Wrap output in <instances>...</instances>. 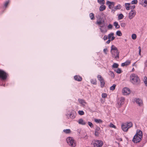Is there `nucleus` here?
<instances>
[{
	"label": "nucleus",
	"instance_id": "f257e3e1",
	"mask_svg": "<svg viewBox=\"0 0 147 147\" xmlns=\"http://www.w3.org/2000/svg\"><path fill=\"white\" fill-rule=\"evenodd\" d=\"M130 81L133 84L138 85L140 82L139 77L136 74H131L130 76Z\"/></svg>",
	"mask_w": 147,
	"mask_h": 147
},
{
	"label": "nucleus",
	"instance_id": "f03ea898",
	"mask_svg": "<svg viewBox=\"0 0 147 147\" xmlns=\"http://www.w3.org/2000/svg\"><path fill=\"white\" fill-rule=\"evenodd\" d=\"M142 131L141 130H138L137 132L134 136L132 139V141L133 142L135 143L140 142L142 140Z\"/></svg>",
	"mask_w": 147,
	"mask_h": 147
},
{
	"label": "nucleus",
	"instance_id": "7ed1b4c3",
	"mask_svg": "<svg viewBox=\"0 0 147 147\" xmlns=\"http://www.w3.org/2000/svg\"><path fill=\"white\" fill-rule=\"evenodd\" d=\"M111 52L113 58L116 59H119V52L118 51L117 48L113 45L111 46Z\"/></svg>",
	"mask_w": 147,
	"mask_h": 147
},
{
	"label": "nucleus",
	"instance_id": "20e7f679",
	"mask_svg": "<svg viewBox=\"0 0 147 147\" xmlns=\"http://www.w3.org/2000/svg\"><path fill=\"white\" fill-rule=\"evenodd\" d=\"M67 143L69 145H70L72 147L75 146V144L74 139L71 137H69L67 139Z\"/></svg>",
	"mask_w": 147,
	"mask_h": 147
},
{
	"label": "nucleus",
	"instance_id": "39448f33",
	"mask_svg": "<svg viewBox=\"0 0 147 147\" xmlns=\"http://www.w3.org/2000/svg\"><path fill=\"white\" fill-rule=\"evenodd\" d=\"M8 74L4 71L0 69V78L2 80H5L7 77Z\"/></svg>",
	"mask_w": 147,
	"mask_h": 147
},
{
	"label": "nucleus",
	"instance_id": "423d86ee",
	"mask_svg": "<svg viewBox=\"0 0 147 147\" xmlns=\"http://www.w3.org/2000/svg\"><path fill=\"white\" fill-rule=\"evenodd\" d=\"M103 144V142L101 140H96L93 143V145L94 147H101Z\"/></svg>",
	"mask_w": 147,
	"mask_h": 147
},
{
	"label": "nucleus",
	"instance_id": "0eeeda50",
	"mask_svg": "<svg viewBox=\"0 0 147 147\" xmlns=\"http://www.w3.org/2000/svg\"><path fill=\"white\" fill-rule=\"evenodd\" d=\"M97 78L100 82L101 87L102 88H103L105 84V82L103 78L100 75H98Z\"/></svg>",
	"mask_w": 147,
	"mask_h": 147
},
{
	"label": "nucleus",
	"instance_id": "6e6552de",
	"mask_svg": "<svg viewBox=\"0 0 147 147\" xmlns=\"http://www.w3.org/2000/svg\"><path fill=\"white\" fill-rule=\"evenodd\" d=\"M96 23L101 27H102L104 26L106 27V26H107L106 25H105L104 20H97L96 22Z\"/></svg>",
	"mask_w": 147,
	"mask_h": 147
},
{
	"label": "nucleus",
	"instance_id": "1a4fd4ad",
	"mask_svg": "<svg viewBox=\"0 0 147 147\" xmlns=\"http://www.w3.org/2000/svg\"><path fill=\"white\" fill-rule=\"evenodd\" d=\"M122 92L124 95H127L130 93V90L126 87L124 88L122 90Z\"/></svg>",
	"mask_w": 147,
	"mask_h": 147
},
{
	"label": "nucleus",
	"instance_id": "9d476101",
	"mask_svg": "<svg viewBox=\"0 0 147 147\" xmlns=\"http://www.w3.org/2000/svg\"><path fill=\"white\" fill-rule=\"evenodd\" d=\"M136 13L135 11L132 10L129 13V18L130 19H132L135 16Z\"/></svg>",
	"mask_w": 147,
	"mask_h": 147
},
{
	"label": "nucleus",
	"instance_id": "9b49d317",
	"mask_svg": "<svg viewBox=\"0 0 147 147\" xmlns=\"http://www.w3.org/2000/svg\"><path fill=\"white\" fill-rule=\"evenodd\" d=\"M115 3L114 2H111L109 1H107L106 3L107 5H108L109 8L110 9L113 8L114 6Z\"/></svg>",
	"mask_w": 147,
	"mask_h": 147
},
{
	"label": "nucleus",
	"instance_id": "f8f14e48",
	"mask_svg": "<svg viewBox=\"0 0 147 147\" xmlns=\"http://www.w3.org/2000/svg\"><path fill=\"white\" fill-rule=\"evenodd\" d=\"M121 128L123 130L125 131H127L128 129V127H127V125H126V123L122 124L121 125Z\"/></svg>",
	"mask_w": 147,
	"mask_h": 147
},
{
	"label": "nucleus",
	"instance_id": "ddd939ff",
	"mask_svg": "<svg viewBox=\"0 0 147 147\" xmlns=\"http://www.w3.org/2000/svg\"><path fill=\"white\" fill-rule=\"evenodd\" d=\"M74 79L75 80L78 82L81 81L82 80V77L78 75H76L74 76Z\"/></svg>",
	"mask_w": 147,
	"mask_h": 147
},
{
	"label": "nucleus",
	"instance_id": "4468645a",
	"mask_svg": "<svg viewBox=\"0 0 147 147\" xmlns=\"http://www.w3.org/2000/svg\"><path fill=\"white\" fill-rule=\"evenodd\" d=\"M136 103L138 104L139 106H141L142 105L143 103L141 100L138 98L136 99Z\"/></svg>",
	"mask_w": 147,
	"mask_h": 147
},
{
	"label": "nucleus",
	"instance_id": "2eb2a0df",
	"mask_svg": "<svg viewBox=\"0 0 147 147\" xmlns=\"http://www.w3.org/2000/svg\"><path fill=\"white\" fill-rule=\"evenodd\" d=\"M76 113L74 112H71L69 113V117L72 119H74L75 117Z\"/></svg>",
	"mask_w": 147,
	"mask_h": 147
},
{
	"label": "nucleus",
	"instance_id": "dca6fc26",
	"mask_svg": "<svg viewBox=\"0 0 147 147\" xmlns=\"http://www.w3.org/2000/svg\"><path fill=\"white\" fill-rule=\"evenodd\" d=\"M106 7L105 5H101L99 7V10L100 11H102L106 9Z\"/></svg>",
	"mask_w": 147,
	"mask_h": 147
},
{
	"label": "nucleus",
	"instance_id": "f3484780",
	"mask_svg": "<svg viewBox=\"0 0 147 147\" xmlns=\"http://www.w3.org/2000/svg\"><path fill=\"white\" fill-rule=\"evenodd\" d=\"M130 3H125V7L126 9L127 10H129L130 9Z\"/></svg>",
	"mask_w": 147,
	"mask_h": 147
},
{
	"label": "nucleus",
	"instance_id": "a211bd4d",
	"mask_svg": "<svg viewBox=\"0 0 147 147\" xmlns=\"http://www.w3.org/2000/svg\"><path fill=\"white\" fill-rule=\"evenodd\" d=\"M94 121L97 123L99 124L102 123L103 122V121L101 119H94Z\"/></svg>",
	"mask_w": 147,
	"mask_h": 147
},
{
	"label": "nucleus",
	"instance_id": "6ab92c4d",
	"mask_svg": "<svg viewBox=\"0 0 147 147\" xmlns=\"http://www.w3.org/2000/svg\"><path fill=\"white\" fill-rule=\"evenodd\" d=\"M78 123L79 124L82 125H85L86 124V122L84 121L82 119H79Z\"/></svg>",
	"mask_w": 147,
	"mask_h": 147
},
{
	"label": "nucleus",
	"instance_id": "aec40b11",
	"mask_svg": "<svg viewBox=\"0 0 147 147\" xmlns=\"http://www.w3.org/2000/svg\"><path fill=\"white\" fill-rule=\"evenodd\" d=\"M118 66L119 65L118 64L116 63H114L112 65V69H113L114 68H118Z\"/></svg>",
	"mask_w": 147,
	"mask_h": 147
},
{
	"label": "nucleus",
	"instance_id": "412c9836",
	"mask_svg": "<svg viewBox=\"0 0 147 147\" xmlns=\"http://www.w3.org/2000/svg\"><path fill=\"white\" fill-rule=\"evenodd\" d=\"M114 71H116V73L119 74H120L122 72V71L121 69L119 68H118L117 69H115Z\"/></svg>",
	"mask_w": 147,
	"mask_h": 147
},
{
	"label": "nucleus",
	"instance_id": "4be33fe9",
	"mask_svg": "<svg viewBox=\"0 0 147 147\" xmlns=\"http://www.w3.org/2000/svg\"><path fill=\"white\" fill-rule=\"evenodd\" d=\"M98 2L101 5H103L105 3V0H97Z\"/></svg>",
	"mask_w": 147,
	"mask_h": 147
},
{
	"label": "nucleus",
	"instance_id": "5701e85b",
	"mask_svg": "<svg viewBox=\"0 0 147 147\" xmlns=\"http://www.w3.org/2000/svg\"><path fill=\"white\" fill-rule=\"evenodd\" d=\"M90 82L92 84L95 85L96 84L97 81L96 79H92L91 80Z\"/></svg>",
	"mask_w": 147,
	"mask_h": 147
},
{
	"label": "nucleus",
	"instance_id": "b1692460",
	"mask_svg": "<svg viewBox=\"0 0 147 147\" xmlns=\"http://www.w3.org/2000/svg\"><path fill=\"white\" fill-rule=\"evenodd\" d=\"M63 131L65 133L67 134H68L70 133L71 132V131L70 129H64L63 130Z\"/></svg>",
	"mask_w": 147,
	"mask_h": 147
},
{
	"label": "nucleus",
	"instance_id": "393cba45",
	"mask_svg": "<svg viewBox=\"0 0 147 147\" xmlns=\"http://www.w3.org/2000/svg\"><path fill=\"white\" fill-rule=\"evenodd\" d=\"M126 125H127V127H128V129L130 128L132 126V123L131 122H129L127 123H126Z\"/></svg>",
	"mask_w": 147,
	"mask_h": 147
},
{
	"label": "nucleus",
	"instance_id": "a878e982",
	"mask_svg": "<svg viewBox=\"0 0 147 147\" xmlns=\"http://www.w3.org/2000/svg\"><path fill=\"white\" fill-rule=\"evenodd\" d=\"M116 85L115 84H113L112 86L110 87V90H114L116 87Z\"/></svg>",
	"mask_w": 147,
	"mask_h": 147
},
{
	"label": "nucleus",
	"instance_id": "bb28decb",
	"mask_svg": "<svg viewBox=\"0 0 147 147\" xmlns=\"http://www.w3.org/2000/svg\"><path fill=\"white\" fill-rule=\"evenodd\" d=\"M90 19L92 20H93L94 19V15L92 13H91L90 14Z\"/></svg>",
	"mask_w": 147,
	"mask_h": 147
},
{
	"label": "nucleus",
	"instance_id": "cd10ccee",
	"mask_svg": "<svg viewBox=\"0 0 147 147\" xmlns=\"http://www.w3.org/2000/svg\"><path fill=\"white\" fill-rule=\"evenodd\" d=\"M116 34L119 36H121L122 35L121 32L120 31L118 30L116 32Z\"/></svg>",
	"mask_w": 147,
	"mask_h": 147
},
{
	"label": "nucleus",
	"instance_id": "c85d7f7f",
	"mask_svg": "<svg viewBox=\"0 0 147 147\" xmlns=\"http://www.w3.org/2000/svg\"><path fill=\"white\" fill-rule=\"evenodd\" d=\"M124 17L123 15L121 13L118 16V19L119 20H121Z\"/></svg>",
	"mask_w": 147,
	"mask_h": 147
},
{
	"label": "nucleus",
	"instance_id": "c756f323",
	"mask_svg": "<svg viewBox=\"0 0 147 147\" xmlns=\"http://www.w3.org/2000/svg\"><path fill=\"white\" fill-rule=\"evenodd\" d=\"M114 25L115 26V28H120V26L118 24V22H114Z\"/></svg>",
	"mask_w": 147,
	"mask_h": 147
},
{
	"label": "nucleus",
	"instance_id": "7c9ffc66",
	"mask_svg": "<svg viewBox=\"0 0 147 147\" xmlns=\"http://www.w3.org/2000/svg\"><path fill=\"white\" fill-rule=\"evenodd\" d=\"M121 8V5H120L119 4L118 5H117L116 7H115L114 8V9L115 10H117L118 9H119Z\"/></svg>",
	"mask_w": 147,
	"mask_h": 147
},
{
	"label": "nucleus",
	"instance_id": "2f4dec72",
	"mask_svg": "<svg viewBox=\"0 0 147 147\" xmlns=\"http://www.w3.org/2000/svg\"><path fill=\"white\" fill-rule=\"evenodd\" d=\"M144 83L145 84V85L147 86V78L145 76L144 78Z\"/></svg>",
	"mask_w": 147,
	"mask_h": 147
},
{
	"label": "nucleus",
	"instance_id": "473e14b6",
	"mask_svg": "<svg viewBox=\"0 0 147 147\" xmlns=\"http://www.w3.org/2000/svg\"><path fill=\"white\" fill-rule=\"evenodd\" d=\"M109 75L111 77H112L113 78H114L115 77L113 71H110L109 72Z\"/></svg>",
	"mask_w": 147,
	"mask_h": 147
},
{
	"label": "nucleus",
	"instance_id": "72a5a7b5",
	"mask_svg": "<svg viewBox=\"0 0 147 147\" xmlns=\"http://www.w3.org/2000/svg\"><path fill=\"white\" fill-rule=\"evenodd\" d=\"M137 37L136 35L135 34H133L131 35L132 38L133 40H135Z\"/></svg>",
	"mask_w": 147,
	"mask_h": 147
},
{
	"label": "nucleus",
	"instance_id": "f704fd0d",
	"mask_svg": "<svg viewBox=\"0 0 147 147\" xmlns=\"http://www.w3.org/2000/svg\"><path fill=\"white\" fill-rule=\"evenodd\" d=\"M114 35V34L113 33L109 34L107 37L108 39H110L112 36H113Z\"/></svg>",
	"mask_w": 147,
	"mask_h": 147
},
{
	"label": "nucleus",
	"instance_id": "c9c22d12",
	"mask_svg": "<svg viewBox=\"0 0 147 147\" xmlns=\"http://www.w3.org/2000/svg\"><path fill=\"white\" fill-rule=\"evenodd\" d=\"M78 101L80 102V103H81L83 105L84 103H86L84 101V100L82 99H78Z\"/></svg>",
	"mask_w": 147,
	"mask_h": 147
},
{
	"label": "nucleus",
	"instance_id": "e433bc0d",
	"mask_svg": "<svg viewBox=\"0 0 147 147\" xmlns=\"http://www.w3.org/2000/svg\"><path fill=\"white\" fill-rule=\"evenodd\" d=\"M138 3V1L137 0H133L131 3V4H136Z\"/></svg>",
	"mask_w": 147,
	"mask_h": 147
},
{
	"label": "nucleus",
	"instance_id": "4c0bfd02",
	"mask_svg": "<svg viewBox=\"0 0 147 147\" xmlns=\"http://www.w3.org/2000/svg\"><path fill=\"white\" fill-rule=\"evenodd\" d=\"M125 63L126 66H127V65H129L131 61H130L128 60H127V61H126L125 62Z\"/></svg>",
	"mask_w": 147,
	"mask_h": 147
},
{
	"label": "nucleus",
	"instance_id": "58836bf2",
	"mask_svg": "<svg viewBox=\"0 0 147 147\" xmlns=\"http://www.w3.org/2000/svg\"><path fill=\"white\" fill-rule=\"evenodd\" d=\"M78 114L80 115H83L84 114V112L82 111H78Z\"/></svg>",
	"mask_w": 147,
	"mask_h": 147
},
{
	"label": "nucleus",
	"instance_id": "ea45409f",
	"mask_svg": "<svg viewBox=\"0 0 147 147\" xmlns=\"http://www.w3.org/2000/svg\"><path fill=\"white\" fill-rule=\"evenodd\" d=\"M9 0H8L7 1H6L5 2V4H4V6L5 7H6L8 5V4L9 3Z\"/></svg>",
	"mask_w": 147,
	"mask_h": 147
},
{
	"label": "nucleus",
	"instance_id": "a19ab883",
	"mask_svg": "<svg viewBox=\"0 0 147 147\" xmlns=\"http://www.w3.org/2000/svg\"><path fill=\"white\" fill-rule=\"evenodd\" d=\"M88 124L91 127H93V124L91 122H88Z\"/></svg>",
	"mask_w": 147,
	"mask_h": 147
},
{
	"label": "nucleus",
	"instance_id": "79ce46f5",
	"mask_svg": "<svg viewBox=\"0 0 147 147\" xmlns=\"http://www.w3.org/2000/svg\"><path fill=\"white\" fill-rule=\"evenodd\" d=\"M100 128L99 127L97 126H96L95 130V131L98 132L99 131H100Z\"/></svg>",
	"mask_w": 147,
	"mask_h": 147
},
{
	"label": "nucleus",
	"instance_id": "37998d69",
	"mask_svg": "<svg viewBox=\"0 0 147 147\" xmlns=\"http://www.w3.org/2000/svg\"><path fill=\"white\" fill-rule=\"evenodd\" d=\"M110 127H113L116 128V127L115 125L113 124L112 123H111L110 124Z\"/></svg>",
	"mask_w": 147,
	"mask_h": 147
},
{
	"label": "nucleus",
	"instance_id": "c03bdc74",
	"mask_svg": "<svg viewBox=\"0 0 147 147\" xmlns=\"http://www.w3.org/2000/svg\"><path fill=\"white\" fill-rule=\"evenodd\" d=\"M102 97L105 98L107 97V94L106 93H104L102 94Z\"/></svg>",
	"mask_w": 147,
	"mask_h": 147
},
{
	"label": "nucleus",
	"instance_id": "a18cd8bd",
	"mask_svg": "<svg viewBox=\"0 0 147 147\" xmlns=\"http://www.w3.org/2000/svg\"><path fill=\"white\" fill-rule=\"evenodd\" d=\"M99 132L95 131L94 135L96 136H99Z\"/></svg>",
	"mask_w": 147,
	"mask_h": 147
},
{
	"label": "nucleus",
	"instance_id": "49530a36",
	"mask_svg": "<svg viewBox=\"0 0 147 147\" xmlns=\"http://www.w3.org/2000/svg\"><path fill=\"white\" fill-rule=\"evenodd\" d=\"M125 100V98H122L121 100V103H120V105H121V104H123V102Z\"/></svg>",
	"mask_w": 147,
	"mask_h": 147
},
{
	"label": "nucleus",
	"instance_id": "de8ad7c7",
	"mask_svg": "<svg viewBox=\"0 0 147 147\" xmlns=\"http://www.w3.org/2000/svg\"><path fill=\"white\" fill-rule=\"evenodd\" d=\"M125 24L124 23H121V27H124L125 26Z\"/></svg>",
	"mask_w": 147,
	"mask_h": 147
},
{
	"label": "nucleus",
	"instance_id": "09e8293b",
	"mask_svg": "<svg viewBox=\"0 0 147 147\" xmlns=\"http://www.w3.org/2000/svg\"><path fill=\"white\" fill-rule=\"evenodd\" d=\"M107 38H108L107 36L106 35L104 36L103 38V39L105 40H107Z\"/></svg>",
	"mask_w": 147,
	"mask_h": 147
},
{
	"label": "nucleus",
	"instance_id": "8fccbe9b",
	"mask_svg": "<svg viewBox=\"0 0 147 147\" xmlns=\"http://www.w3.org/2000/svg\"><path fill=\"white\" fill-rule=\"evenodd\" d=\"M107 48L103 50V52L106 54H107V53L106 52L107 51Z\"/></svg>",
	"mask_w": 147,
	"mask_h": 147
},
{
	"label": "nucleus",
	"instance_id": "3c124183",
	"mask_svg": "<svg viewBox=\"0 0 147 147\" xmlns=\"http://www.w3.org/2000/svg\"><path fill=\"white\" fill-rule=\"evenodd\" d=\"M100 28V30H101V32H103V33H105V32H106V31H107V30H106V31H103V30H102V29H103L104 28Z\"/></svg>",
	"mask_w": 147,
	"mask_h": 147
},
{
	"label": "nucleus",
	"instance_id": "603ef678",
	"mask_svg": "<svg viewBox=\"0 0 147 147\" xmlns=\"http://www.w3.org/2000/svg\"><path fill=\"white\" fill-rule=\"evenodd\" d=\"M113 26L111 24H109L108 26H107V28H112Z\"/></svg>",
	"mask_w": 147,
	"mask_h": 147
},
{
	"label": "nucleus",
	"instance_id": "864d4df0",
	"mask_svg": "<svg viewBox=\"0 0 147 147\" xmlns=\"http://www.w3.org/2000/svg\"><path fill=\"white\" fill-rule=\"evenodd\" d=\"M131 9H134L135 7V6L134 5H133L132 6H130V7Z\"/></svg>",
	"mask_w": 147,
	"mask_h": 147
},
{
	"label": "nucleus",
	"instance_id": "5fc2aeb1",
	"mask_svg": "<svg viewBox=\"0 0 147 147\" xmlns=\"http://www.w3.org/2000/svg\"><path fill=\"white\" fill-rule=\"evenodd\" d=\"M121 66L122 67H124V66H126V65L125 64V62L122 63L121 64Z\"/></svg>",
	"mask_w": 147,
	"mask_h": 147
},
{
	"label": "nucleus",
	"instance_id": "6e6d98bb",
	"mask_svg": "<svg viewBox=\"0 0 147 147\" xmlns=\"http://www.w3.org/2000/svg\"><path fill=\"white\" fill-rule=\"evenodd\" d=\"M144 3L146 4V6L147 7V0H144Z\"/></svg>",
	"mask_w": 147,
	"mask_h": 147
},
{
	"label": "nucleus",
	"instance_id": "4d7b16f0",
	"mask_svg": "<svg viewBox=\"0 0 147 147\" xmlns=\"http://www.w3.org/2000/svg\"><path fill=\"white\" fill-rule=\"evenodd\" d=\"M111 42V40L110 39H109L106 42L107 43L109 44Z\"/></svg>",
	"mask_w": 147,
	"mask_h": 147
},
{
	"label": "nucleus",
	"instance_id": "13d9d810",
	"mask_svg": "<svg viewBox=\"0 0 147 147\" xmlns=\"http://www.w3.org/2000/svg\"><path fill=\"white\" fill-rule=\"evenodd\" d=\"M115 37L113 36L112 37V38H111V41H112V40H113L115 39Z\"/></svg>",
	"mask_w": 147,
	"mask_h": 147
},
{
	"label": "nucleus",
	"instance_id": "bf43d9fd",
	"mask_svg": "<svg viewBox=\"0 0 147 147\" xmlns=\"http://www.w3.org/2000/svg\"><path fill=\"white\" fill-rule=\"evenodd\" d=\"M144 0H142L141 1L140 3V4H143V3H144Z\"/></svg>",
	"mask_w": 147,
	"mask_h": 147
},
{
	"label": "nucleus",
	"instance_id": "052dcab7",
	"mask_svg": "<svg viewBox=\"0 0 147 147\" xmlns=\"http://www.w3.org/2000/svg\"><path fill=\"white\" fill-rule=\"evenodd\" d=\"M141 51L140 50V51H139V54L140 55H141Z\"/></svg>",
	"mask_w": 147,
	"mask_h": 147
},
{
	"label": "nucleus",
	"instance_id": "680f3d73",
	"mask_svg": "<svg viewBox=\"0 0 147 147\" xmlns=\"http://www.w3.org/2000/svg\"><path fill=\"white\" fill-rule=\"evenodd\" d=\"M138 49H139V51H140V50L141 51V48L140 47V46L139 47Z\"/></svg>",
	"mask_w": 147,
	"mask_h": 147
},
{
	"label": "nucleus",
	"instance_id": "e2e57ef3",
	"mask_svg": "<svg viewBox=\"0 0 147 147\" xmlns=\"http://www.w3.org/2000/svg\"><path fill=\"white\" fill-rule=\"evenodd\" d=\"M134 71V69L133 68L132 69V71Z\"/></svg>",
	"mask_w": 147,
	"mask_h": 147
},
{
	"label": "nucleus",
	"instance_id": "0e129e2a",
	"mask_svg": "<svg viewBox=\"0 0 147 147\" xmlns=\"http://www.w3.org/2000/svg\"><path fill=\"white\" fill-rule=\"evenodd\" d=\"M146 67H147V61H146Z\"/></svg>",
	"mask_w": 147,
	"mask_h": 147
},
{
	"label": "nucleus",
	"instance_id": "69168bd1",
	"mask_svg": "<svg viewBox=\"0 0 147 147\" xmlns=\"http://www.w3.org/2000/svg\"><path fill=\"white\" fill-rule=\"evenodd\" d=\"M120 141H122V139L121 138L120 139Z\"/></svg>",
	"mask_w": 147,
	"mask_h": 147
},
{
	"label": "nucleus",
	"instance_id": "338daca9",
	"mask_svg": "<svg viewBox=\"0 0 147 147\" xmlns=\"http://www.w3.org/2000/svg\"><path fill=\"white\" fill-rule=\"evenodd\" d=\"M144 6H145V7H146V6L145 5Z\"/></svg>",
	"mask_w": 147,
	"mask_h": 147
},
{
	"label": "nucleus",
	"instance_id": "774afa93",
	"mask_svg": "<svg viewBox=\"0 0 147 147\" xmlns=\"http://www.w3.org/2000/svg\"><path fill=\"white\" fill-rule=\"evenodd\" d=\"M109 29H111L112 28H109Z\"/></svg>",
	"mask_w": 147,
	"mask_h": 147
}]
</instances>
